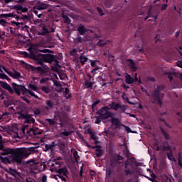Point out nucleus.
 Here are the masks:
<instances>
[{
    "label": "nucleus",
    "mask_w": 182,
    "mask_h": 182,
    "mask_svg": "<svg viewBox=\"0 0 182 182\" xmlns=\"http://www.w3.org/2000/svg\"><path fill=\"white\" fill-rule=\"evenodd\" d=\"M0 161L4 163L5 164H11L12 161H16V163H21L23 157H28L31 153L28 149L18 148V149H11L7 148L1 150L0 152ZM8 154H11V156L3 157L2 156H8Z\"/></svg>",
    "instance_id": "nucleus-1"
},
{
    "label": "nucleus",
    "mask_w": 182,
    "mask_h": 182,
    "mask_svg": "<svg viewBox=\"0 0 182 182\" xmlns=\"http://www.w3.org/2000/svg\"><path fill=\"white\" fill-rule=\"evenodd\" d=\"M4 105L5 106L14 105L10 107L9 109L13 110V112H15V109H16L18 119H23L25 123H35V119L32 118V115H28L23 113L25 110L23 102H21L19 100H11L10 102L9 101L5 102Z\"/></svg>",
    "instance_id": "nucleus-2"
},
{
    "label": "nucleus",
    "mask_w": 182,
    "mask_h": 182,
    "mask_svg": "<svg viewBox=\"0 0 182 182\" xmlns=\"http://www.w3.org/2000/svg\"><path fill=\"white\" fill-rule=\"evenodd\" d=\"M46 93H49L50 89H53V86L58 87L57 92L58 93H62L63 92V87H62V84L60 82L55 80V78L50 77H46Z\"/></svg>",
    "instance_id": "nucleus-3"
},
{
    "label": "nucleus",
    "mask_w": 182,
    "mask_h": 182,
    "mask_svg": "<svg viewBox=\"0 0 182 182\" xmlns=\"http://www.w3.org/2000/svg\"><path fill=\"white\" fill-rule=\"evenodd\" d=\"M11 86L14 90L16 92V95H18V96L21 95V93H22V95H25V93H28L30 96H32L33 97H36V99H38V95H35V93L31 91V90L26 89L25 86L16 85V83L15 82H13Z\"/></svg>",
    "instance_id": "nucleus-4"
},
{
    "label": "nucleus",
    "mask_w": 182,
    "mask_h": 182,
    "mask_svg": "<svg viewBox=\"0 0 182 182\" xmlns=\"http://www.w3.org/2000/svg\"><path fill=\"white\" fill-rule=\"evenodd\" d=\"M110 108L107 106H104L98 111H97L96 114L101 117L105 120H107V119H110V117H113V113L109 112Z\"/></svg>",
    "instance_id": "nucleus-5"
},
{
    "label": "nucleus",
    "mask_w": 182,
    "mask_h": 182,
    "mask_svg": "<svg viewBox=\"0 0 182 182\" xmlns=\"http://www.w3.org/2000/svg\"><path fill=\"white\" fill-rule=\"evenodd\" d=\"M2 18H15L17 21H26L28 19V16L20 17L19 16H16L14 13L2 14L0 15V25H4L5 23V20Z\"/></svg>",
    "instance_id": "nucleus-6"
},
{
    "label": "nucleus",
    "mask_w": 182,
    "mask_h": 182,
    "mask_svg": "<svg viewBox=\"0 0 182 182\" xmlns=\"http://www.w3.org/2000/svg\"><path fill=\"white\" fill-rule=\"evenodd\" d=\"M163 90H164V85H158L157 88L152 93V97H154V102H158L160 106L163 105V98L160 97V93Z\"/></svg>",
    "instance_id": "nucleus-7"
},
{
    "label": "nucleus",
    "mask_w": 182,
    "mask_h": 182,
    "mask_svg": "<svg viewBox=\"0 0 182 182\" xmlns=\"http://www.w3.org/2000/svg\"><path fill=\"white\" fill-rule=\"evenodd\" d=\"M123 156L119 154H115L109 159V167L114 168L117 166V162L123 160Z\"/></svg>",
    "instance_id": "nucleus-8"
},
{
    "label": "nucleus",
    "mask_w": 182,
    "mask_h": 182,
    "mask_svg": "<svg viewBox=\"0 0 182 182\" xmlns=\"http://www.w3.org/2000/svg\"><path fill=\"white\" fill-rule=\"evenodd\" d=\"M59 58H58V56L52 55V54H46V63H50L52 65L55 63L56 65H58L59 63V60H58Z\"/></svg>",
    "instance_id": "nucleus-9"
},
{
    "label": "nucleus",
    "mask_w": 182,
    "mask_h": 182,
    "mask_svg": "<svg viewBox=\"0 0 182 182\" xmlns=\"http://www.w3.org/2000/svg\"><path fill=\"white\" fill-rule=\"evenodd\" d=\"M39 56H41L42 60L40 62V67H37V69L38 70H40L42 73H45L46 70V65H45V63H46V55H42V54H39Z\"/></svg>",
    "instance_id": "nucleus-10"
},
{
    "label": "nucleus",
    "mask_w": 182,
    "mask_h": 182,
    "mask_svg": "<svg viewBox=\"0 0 182 182\" xmlns=\"http://www.w3.org/2000/svg\"><path fill=\"white\" fill-rule=\"evenodd\" d=\"M3 70H4V72H6V73H8L11 76V77H13V79L22 78V75H21V73L18 71H14V72L9 71L4 67H3Z\"/></svg>",
    "instance_id": "nucleus-11"
},
{
    "label": "nucleus",
    "mask_w": 182,
    "mask_h": 182,
    "mask_svg": "<svg viewBox=\"0 0 182 182\" xmlns=\"http://www.w3.org/2000/svg\"><path fill=\"white\" fill-rule=\"evenodd\" d=\"M29 166H31V172L34 174H36L39 170H38V164H39V162L37 161L31 160L28 162Z\"/></svg>",
    "instance_id": "nucleus-12"
},
{
    "label": "nucleus",
    "mask_w": 182,
    "mask_h": 182,
    "mask_svg": "<svg viewBox=\"0 0 182 182\" xmlns=\"http://www.w3.org/2000/svg\"><path fill=\"white\" fill-rule=\"evenodd\" d=\"M0 85L1 87L4 89H6V90H8L9 93H14V88L11 87V85L9 84L6 83V82L0 81Z\"/></svg>",
    "instance_id": "nucleus-13"
},
{
    "label": "nucleus",
    "mask_w": 182,
    "mask_h": 182,
    "mask_svg": "<svg viewBox=\"0 0 182 182\" xmlns=\"http://www.w3.org/2000/svg\"><path fill=\"white\" fill-rule=\"evenodd\" d=\"M52 172L56 171V173H58V174H63V176H66V173H68V169L66 168H61L59 169H57L55 168H53L50 169Z\"/></svg>",
    "instance_id": "nucleus-14"
},
{
    "label": "nucleus",
    "mask_w": 182,
    "mask_h": 182,
    "mask_svg": "<svg viewBox=\"0 0 182 182\" xmlns=\"http://www.w3.org/2000/svg\"><path fill=\"white\" fill-rule=\"evenodd\" d=\"M111 123L114 124V126H116V129H119L122 124V122H120V119L119 118L116 117H111Z\"/></svg>",
    "instance_id": "nucleus-15"
},
{
    "label": "nucleus",
    "mask_w": 182,
    "mask_h": 182,
    "mask_svg": "<svg viewBox=\"0 0 182 182\" xmlns=\"http://www.w3.org/2000/svg\"><path fill=\"white\" fill-rule=\"evenodd\" d=\"M56 146V144H55V142H52L51 144H46V151H49L50 150V156H52V154H53V151L55 150V146Z\"/></svg>",
    "instance_id": "nucleus-16"
},
{
    "label": "nucleus",
    "mask_w": 182,
    "mask_h": 182,
    "mask_svg": "<svg viewBox=\"0 0 182 182\" xmlns=\"http://www.w3.org/2000/svg\"><path fill=\"white\" fill-rule=\"evenodd\" d=\"M92 149H95L96 151V156L97 157H100L102 154H103V149H102V146L100 145H96L95 146H93Z\"/></svg>",
    "instance_id": "nucleus-17"
},
{
    "label": "nucleus",
    "mask_w": 182,
    "mask_h": 182,
    "mask_svg": "<svg viewBox=\"0 0 182 182\" xmlns=\"http://www.w3.org/2000/svg\"><path fill=\"white\" fill-rule=\"evenodd\" d=\"M127 62L129 63V68L132 72H136L137 68L136 67V63L132 59H127Z\"/></svg>",
    "instance_id": "nucleus-18"
},
{
    "label": "nucleus",
    "mask_w": 182,
    "mask_h": 182,
    "mask_svg": "<svg viewBox=\"0 0 182 182\" xmlns=\"http://www.w3.org/2000/svg\"><path fill=\"white\" fill-rule=\"evenodd\" d=\"M77 31L79 32L80 35H85L87 32V29L85 28V26L82 24H80L77 28Z\"/></svg>",
    "instance_id": "nucleus-19"
},
{
    "label": "nucleus",
    "mask_w": 182,
    "mask_h": 182,
    "mask_svg": "<svg viewBox=\"0 0 182 182\" xmlns=\"http://www.w3.org/2000/svg\"><path fill=\"white\" fill-rule=\"evenodd\" d=\"M120 104L119 103H116L114 102H112V103L109 104V107L110 109H112V110L117 111L119 109H120Z\"/></svg>",
    "instance_id": "nucleus-20"
},
{
    "label": "nucleus",
    "mask_w": 182,
    "mask_h": 182,
    "mask_svg": "<svg viewBox=\"0 0 182 182\" xmlns=\"http://www.w3.org/2000/svg\"><path fill=\"white\" fill-rule=\"evenodd\" d=\"M89 58H87V57H86L85 55V54L82 53L80 55V63H81V65L83 66V65L86 64V62H87Z\"/></svg>",
    "instance_id": "nucleus-21"
},
{
    "label": "nucleus",
    "mask_w": 182,
    "mask_h": 182,
    "mask_svg": "<svg viewBox=\"0 0 182 182\" xmlns=\"http://www.w3.org/2000/svg\"><path fill=\"white\" fill-rule=\"evenodd\" d=\"M160 130L165 139V140H170V134H168V132H167V131L164 130V129L163 127H160Z\"/></svg>",
    "instance_id": "nucleus-22"
},
{
    "label": "nucleus",
    "mask_w": 182,
    "mask_h": 182,
    "mask_svg": "<svg viewBox=\"0 0 182 182\" xmlns=\"http://www.w3.org/2000/svg\"><path fill=\"white\" fill-rule=\"evenodd\" d=\"M124 173H125V176H133L134 172L132 171L129 168V165H127V167H124Z\"/></svg>",
    "instance_id": "nucleus-23"
},
{
    "label": "nucleus",
    "mask_w": 182,
    "mask_h": 182,
    "mask_svg": "<svg viewBox=\"0 0 182 182\" xmlns=\"http://www.w3.org/2000/svg\"><path fill=\"white\" fill-rule=\"evenodd\" d=\"M114 171V168L112 166H108L106 168V177H110L113 172Z\"/></svg>",
    "instance_id": "nucleus-24"
},
{
    "label": "nucleus",
    "mask_w": 182,
    "mask_h": 182,
    "mask_svg": "<svg viewBox=\"0 0 182 182\" xmlns=\"http://www.w3.org/2000/svg\"><path fill=\"white\" fill-rule=\"evenodd\" d=\"M125 82L127 85H132L133 84V77H132V75L127 74L125 75Z\"/></svg>",
    "instance_id": "nucleus-25"
},
{
    "label": "nucleus",
    "mask_w": 182,
    "mask_h": 182,
    "mask_svg": "<svg viewBox=\"0 0 182 182\" xmlns=\"http://www.w3.org/2000/svg\"><path fill=\"white\" fill-rule=\"evenodd\" d=\"M48 7H49V4H46L47 15H48L49 18H55V11L48 9Z\"/></svg>",
    "instance_id": "nucleus-26"
},
{
    "label": "nucleus",
    "mask_w": 182,
    "mask_h": 182,
    "mask_svg": "<svg viewBox=\"0 0 182 182\" xmlns=\"http://www.w3.org/2000/svg\"><path fill=\"white\" fill-rule=\"evenodd\" d=\"M69 92H70L69 88L65 87V91L63 92V95L66 97V99H72L73 97L72 94Z\"/></svg>",
    "instance_id": "nucleus-27"
},
{
    "label": "nucleus",
    "mask_w": 182,
    "mask_h": 182,
    "mask_svg": "<svg viewBox=\"0 0 182 182\" xmlns=\"http://www.w3.org/2000/svg\"><path fill=\"white\" fill-rule=\"evenodd\" d=\"M62 18L64 19L65 23H67V25H70L72 20H70V18H69V16L65 15V13L62 14Z\"/></svg>",
    "instance_id": "nucleus-28"
},
{
    "label": "nucleus",
    "mask_w": 182,
    "mask_h": 182,
    "mask_svg": "<svg viewBox=\"0 0 182 182\" xmlns=\"http://www.w3.org/2000/svg\"><path fill=\"white\" fill-rule=\"evenodd\" d=\"M93 85H95V82L85 80V85L86 86L87 89H93Z\"/></svg>",
    "instance_id": "nucleus-29"
},
{
    "label": "nucleus",
    "mask_w": 182,
    "mask_h": 182,
    "mask_svg": "<svg viewBox=\"0 0 182 182\" xmlns=\"http://www.w3.org/2000/svg\"><path fill=\"white\" fill-rule=\"evenodd\" d=\"M166 154L168 160L171 161H176V158H174V156H173V149L169 151V152H167Z\"/></svg>",
    "instance_id": "nucleus-30"
},
{
    "label": "nucleus",
    "mask_w": 182,
    "mask_h": 182,
    "mask_svg": "<svg viewBox=\"0 0 182 182\" xmlns=\"http://www.w3.org/2000/svg\"><path fill=\"white\" fill-rule=\"evenodd\" d=\"M167 146H162L161 149H162V151H171L173 150V148L171 147V146L170 144H168V142H166Z\"/></svg>",
    "instance_id": "nucleus-31"
},
{
    "label": "nucleus",
    "mask_w": 182,
    "mask_h": 182,
    "mask_svg": "<svg viewBox=\"0 0 182 182\" xmlns=\"http://www.w3.org/2000/svg\"><path fill=\"white\" fill-rule=\"evenodd\" d=\"M3 68L4 67H0V79L10 80L9 77L6 75L4 74V73L2 72V69H4Z\"/></svg>",
    "instance_id": "nucleus-32"
},
{
    "label": "nucleus",
    "mask_w": 182,
    "mask_h": 182,
    "mask_svg": "<svg viewBox=\"0 0 182 182\" xmlns=\"http://www.w3.org/2000/svg\"><path fill=\"white\" fill-rule=\"evenodd\" d=\"M107 43H109V41L100 40L97 43V46H100V48H104Z\"/></svg>",
    "instance_id": "nucleus-33"
},
{
    "label": "nucleus",
    "mask_w": 182,
    "mask_h": 182,
    "mask_svg": "<svg viewBox=\"0 0 182 182\" xmlns=\"http://www.w3.org/2000/svg\"><path fill=\"white\" fill-rule=\"evenodd\" d=\"M6 171L10 174H11V176H14V177H16V176H18V174L16 170L12 169L11 168H9V169H6Z\"/></svg>",
    "instance_id": "nucleus-34"
},
{
    "label": "nucleus",
    "mask_w": 182,
    "mask_h": 182,
    "mask_svg": "<svg viewBox=\"0 0 182 182\" xmlns=\"http://www.w3.org/2000/svg\"><path fill=\"white\" fill-rule=\"evenodd\" d=\"M88 134L90 135V139L92 140H97V139H99V137L96 136V132L88 131Z\"/></svg>",
    "instance_id": "nucleus-35"
},
{
    "label": "nucleus",
    "mask_w": 182,
    "mask_h": 182,
    "mask_svg": "<svg viewBox=\"0 0 182 182\" xmlns=\"http://www.w3.org/2000/svg\"><path fill=\"white\" fill-rule=\"evenodd\" d=\"M99 103H100V100H96L95 101H94L91 105V109L92 110V112H95V107H96V106H97V105H99Z\"/></svg>",
    "instance_id": "nucleus-36"
},
{
    "label": "nucleus",
    "mask_w": 182,
    "mask_h": 182,
    "mask_svg": "<svg viewBox=\"0 0 182 182\" xmlns=\"http://www.w3.org/2000/svg\"><path fill=\"white\" fill-rule=\"evenodd\" d=\"M50 161H53V163H50ZM47 164L49 167H53V166H55V159H53V156H51L50 159L47 161Z\"/></svg>",
    "instance_id": "nucleus-37"
},
{
    "label": "nucleus",
    "mask_w": 182,
    "mask_h": 182,
    "mask_svg": "<svg viewBox=\"0 0 182 182\" xmlns=\"http://www.w3.org/2000/svg\"><path fill=\"white\" fill-rule=\"evenodd\" d=\"M105 5L106 8H112L113 6V1L112 0H107L105 1Z\"/></svg>",
    "instance_id": "nucleus-38"
},
{
    "label": "nucleus",
    "mask_w": 182,
    "mask_h": 182,
    "mask_svg": "<svg viewBox=\"0 0 182 182\" xmlns=\"http://www.w3.org/2000/svg\"><path fill=\"white\" fill-rule=\"evenodd\" d=\"M38 35H42L45 36L46 35V26H43L42 29L38 31Z\"/></svg>",
    "instance_id": "nucleus-39"
},
{
    "label": "nucleus",
    "mask_w": 182,
    "mask_h": 182,
    "mask_svg": "<svg viewBox=\"0 0 182 182\" xmlns=\"http://www.w3.org/2000/svg\"><path fill=\"white\" fill-rule=\"evenodd\" d=\"M73 157L76 161V163H77L79 161V159L80 158V156H79V154L77 153V151L76 150H74V152H73Z\"/></svg>",
    "instance_id": "nucleus-40"
},
{
    "label": "nucleus",
    "mask_w": 182,
    "mask_h": 182,
    "mask_svg": "<svg viewBox=\"0 0 182 182\" xmlns=\"http://www.w3.org/2000/svg\"><path fill=\"white\" fill-rule=\"evenodd\" d=\"M46 121L48 122L50 126H55V124H58V122L55 121V119H46Z\"/></svg>",
    "instance_id": "nucleus-41"
},
{
    "label": "nucleus",
    "mask_w": 182,
    "mask_h": 182,
    "mask_svg": "<svg viewBox=\"0 0 182 182\" xmlns=\"http://www.w3.org/2000/svg\"><path fill=\"white\" fill-rule=\"evenodd\" d=\"M95 124H100V123H102V120H105V119H102L100 115H99L98 117H95Z\"/></svg>",
    "instance_id": "nucleus-42"
},
{
    "label": "nucleus",
    "mask_w": 182,
    "mask_h": 182,
    "mask_svg": "<svg viewBox=\"0 0 182 182\" xmlns=\"http://www.w3.org/2000/svg\"><path fill=\"white\" fill-rule=\"evenodd\" d=\"M12 25H16V26H17L18 28H19L21 25V26H23V25H25V22H15V21H11Z\"/></svg>",
    "instance_id": "nucleus-43"
},
{
    "label": "nucleus",
    "mask_w": 182,
    "mask_h": 182,
    "mask_svg": "<svg viewBox=\"0 0 182 182\" xmlns=\"http://www.w3.org/2000/svg\"><path fill=\"white\" fill-rule=\"evenodd\" d=\"M54 66L51 67V70H53V72H59V70L58 68H59V63L58 65H56L55 63L53 64Z\"/></svg>",
    "instance_id": "nucleus-44"
},
{
    "label": "nucleus",
    "mask_w": 182,
    "mask_h": 182,
    "mask_svg": "<svg viewBox=\"0 0 182 182\" xmlns=\"http://www.w3.org/2000/svg\"><path fill=\"white\" fill-rule=\"evenodd\" d=\"M119 109H120V113H126V110L127 109V108H126V105H120L119 106Z\"/></svg>",
    "instance_id": "nucleus-45"
},
{
    "label": "nucleus",
    "mask_w": 182,
    "mask_h": 182,
    "mask_svg": "<svg viewBox=\"0 0 182 182\" xmlns=\"http://www.w3.org/2000/svg\"><path fill=\"white\" fill-rule=\"evenodd\" d=\"M28 87L30 89H32V90H34L35 92H38V87H36V85L29 84Z\"/></svg>",
    "instance_id": "nucleus-46"
},
{
    "label": "nucleus",
    "mask_w": 182,
    "mask_h": 182,
    "mask_svg": "<svg viewBox=\"0 0 182 182\" xmlns=\"http://www.w3.org/2000/svg\"><path fill=\"white\" fill-rule=\"evenodd\" d=\"M71 56H76L77 55V50L76 48H73L70 52Z\"/></svg>",
    "instance_id": "nucleus-47"
},
{
    "label": "nucleus",
    "mask_w": 182,
    "mask_h": 182,
    "mask_svg": "<svg viewBox=\"0 0 182 182\" xmlns=\"http://www.w3.org/2000/svg\"><path fill=\"white\" fill-rule=\"evenodd\" d=\"M90 62H91V66L92 68H97V65L96 63L97 62H99V60H91Z\"/></svg>",
    "instance_id": "nucleus-48"
},
{
    "label": "nucleus",
    "mask_w": 182,
    "mask_h": 182,
    "mask_svg": "<svg viewBox=\"0 0 182 182\" xmlns=\"http://www.w3.org/2000/svg\"><path fill=\"white\" fill-rule=\"evenodd\" d=\"M97 11L99 15H100V16H103V15H105V13H103V10L102 9V8L97 7Z\"/></svg>",
    "instance_id": "nucleus-49"
},
{
    "label": "nucleus",
    "mask_w": 182,
    "mask_h": 182,
    "mask_svg": "<svg viewBox=\"0 0 182 182\" xmlns=\"http://www.w3.org/2000/svg\"><path fill=\"white\" fill-rule=\"evenodd\" d=\"M52 32H55V29L52 27H47V28H46L47 35H48V33H50Z\"/></svg>",
    "instance_id": "nucleus-50"
},
{
    "label": "nucleus",
    "mask_w": 182,
    "mask_h": 182,
    "mask_svg": "<svg viewBox=\"0 0 182 182\" xmlns=\"http://www.w3.org/2000/svg\"><path fill=\"white\" fill-rule=\"evenodd\" d=\"M75 42L77 43H82V36L80 35H77V38H75Z\"/></svg>",
    "instance_id": "nucleus-51"
},
{
    "label": "nucleus",
    "mask_w": 182,
    "mask_h": 182,
    "mask_svg": "<svg viewBox=\"0 0 182 182\" xmlns=\"http://www.w3.org/2000/svg\"><path fill=\"white\" fill-rule=\"evenodd\" d=\"M99 69H100V67H96L95 68L92 69L91 70V73H93V77H95V75H96V72H97V70H99Z\"/></svg>",
    "instance_id": "nucleus-52"
},
{
    "label": "nucleus",
    "mask_w": 182,
    "mask_h": 182,
    "mask_svg": "<svg viewBox=\"0 0 182 182\" xmlns=\"http://www.w3.org/2000/svg\"><path fill=\"white\" fill-rule=\"evenodd\" d=\"M5 116L9 117V113L6 112L4 113L1 116H0V122H2L4 120V117H5Z\"/></svg>",
    "instance_id": "nucleus-53"
},
{
    "label": "nucleus",
    "mask_w": 182,
    "mask_h": 182,
    "mask_svg": "<svg viewBox=\"0 0 182 182\" xmlns=\"http://www.w3.org/2000/svg\"><path fill=\"white\" fill-rule=\"evenodd\" d=\"M4 149V141H2V136H0V150Z\"/></svg>",
    "instance_id": "nucleus-54"
},
{
    "label": "nucleus",
    "mask_w": 182,
    "mask_h": 182,
    "mask_svg": "<svg viewBox=\"0 0 182 182\" xmlns=\"http://www.w3.org/2000/svg\"><path fill=\"white\" fill-rule=\"evenodd\" d=\"M118 177H119V180H121V181L124 180V173H119Z\"/></svg>",
    "instance_id": "nucleus-55"
},
{
    "label": "nucleus",
    "mask_w": 182,
    "mask_h": 182,
    "mask_svg": "<svg viewBox=\"0 0 182 182\" xmlns=\"http://www.w3.org/2000/svg\"><path fill=\"white\" fill-rule=\"evenodd\" d=\"M47 106L49 107L50 109H52V107H53V103L52 102V101L49 100L46 103Z\"/></svg>",
    "instance_id": "nucleus-56"
},
{
    "label": "nucleus",
    "mask_w": 182,
    "mask_h": 182,
    "mask_svg": "<svg viewBox=\"0 0 182 182\" xmlns=\"http://www.w3.org/2000/svg\"><path fill=\"white\" fill-rule=\"evenodd\" d=\"M166 75H168V78L169 79L170 82L173 81V73H167Z\"/></svg>",
    "instance_id": "nucleus-57"
},
{
    "label": "nucleus",
    "mask_w": 182,
    "mask_h": 182,
    "mask_svg": "<svg viewBox=\"0 0 182 182\" xmlns=\"http://www.w3.org/2000/svg\"><path fill=\"white\" fill-rule=\"evenodd\" d=\"M61 134H63V136H70V132L65 131V132H61Z\"/></svg>",
    "instance_id": "nucleus-58"
},
{
    "label": "nucleus",
    "mask_w": 182,
    "mask_h": 182,
    "mask_svg": "<svg viewBox=\"0 0 182 182\" xmlns=\"http://www.w3.org/2000/svg\"><path fill=\"white\" fill-rule=\"evenodd\" d=\"M178 164L179 166L182 168V158L181 156H179L178 159Z\"/></svg>",
    "instance_id": "nucleus-59"
},
{
    "label": "nucleus",
    "mask_w": 182,
    "mask_h": 182,
    "mask_svg": "<svg viewBox=\"0 0 182 182\" xmlns=\"http://www.w3.org/2000/svg\"><path fill=\"white\" fill-rule=\"evenodd\" d=\"M23 31H26L27 33H29V27L28 26H22Z\"/></svg>",
    "instance_id": "nucleus-60"
},
{
    "label": "nucleus",
    "mask_w": 182,
    "mask_h": 182,
    "mask_svg": "<svg viewBox=\"0 0 182 182\" xmlns=\"http://www.w3.org/2000/svg\"><path fill=\"white\" fill-rule=\"evenodd\" d=\"M176 66H178V68H181V69H182V60H178L176 62Z\"/></svg>",
    "instance_id": "nucleus-61"
},
{
    "label": "nucleus",
    "mask_w": 182,
    "mask_h": 182,
    "mask_svg": "<svg viewBox=\"0 0 182 182\" xmlns=\"http://www.w3.org/2000/svg\"><path fill=\"white\" fill-rule=\"evenodd\" d=\"M167 6H168V4H163L161 8V11H166V9H167Z\"/></svg>",
    "instance_id": "nucleus-62"
},
{
    "label": "nucleus",
    "mask_w": 182,
    "mask_h": 182,
    "mask_svg": "<svg viewBox=\"0 0 182 182\" xmlns=\"http://www.w3.org/2000/svg\"><path fill=\"white\" fill-rule=\"evenodd\" d=\"M147 80H149V82H156V78L154 77H149L147 78Z\"/></svg>",
    "instance_id": "nucleus-63"
},
{
    "label": "nucleus",
    "mask_w": 182,
    "mask_h": 182,
    "mask_svg": "<svg viewBox=\"0 0 182 182\" xmlns=\"http://www.w3.org/2000/svg\"><path fill=\"white\" fill-rule=\"evenodd\" d=\"M124 129H125L126 132H127L128 133H132V129H130V127H129L127 126H124Z\"/></svg>",
    "instance_id": "nucleus-64"
}]
</instances>
